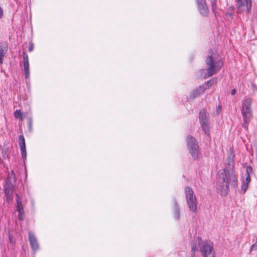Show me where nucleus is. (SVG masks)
<instances>
[{
	"label": "nucleus",
	"instance_id": "nucleus-15",
	"mask_svg": "<svg viewBox=\"0 0 257 257\" xmlns=\"http://www.w3.org/2000/svg\"><path fill=\"white\" fill-rule=\"evenodd\" d=\"M204 92V88H201L200 86L193 90L190 94V97L191 98H194L199 96L201 93Z\"/></svg>",
	"mask_w": 257,
	"mask_h": 257
},
{
	"label": "nucleus",
	"instance_id": "nucleus-19",
	"mask_svg": "<svg viewBox=\"0 0 257 257\" xmlns=\"http://www.w3.org/2000/svg\"><path fill=\"white\" fill-rule=\"evenodd\" d=\"M211 10L215 17H217L216 11L217 9V0H211Z\"/></svg>",
	"mask_w": 257,
	"mask_h": 257
},
{
	"label": "nucleus",
	"instance_id": "nucleus-31",
	"mask_svg": "<svg viewBox=\"0 0 257 257\" xmlns=\"http://www.w3.org/2000/svg\"><path fill=\"white\" fill-rule=\"evenodd\" d=\"M33 50V46L32 44H31L29 46V51L31 52Z\"/></svg>",
	"mask_w": 257,
	"mask_h": 257
},
{
	"label": "nucleus",
	"instance_id": "nucleus-8",
	"mask_svg": "<svg viewBox=\"0 0 257 257\" xmlns=\"http://www.w3.org/2000/svg\"><path fill=\"white\" fill-rule=\"evenodd\" d=\"M196 3L199 13L203 17H207L209 14V9L206 0H196Z\"/></svg>",
	"mask_w": 257,
	"mask_h": 257
},
{
	"label": "nucleus",
	"instance_id": "nucleus-35",
	"mask_svg": "<svg viewBox=\"0 0 257 257\" xmlns=\"http://www.w3.org/2000/svg\"><path fill=\"white\" fill-rule=\"evenodd\" d=\"M221 106H218V108H217V109L216 110V111H218V112H219L220 109H221Z\"/></svg>",
	"mask_w": 257,
	"mask_h": 257
},
{
	"label": "nucleus",
	"instance_id": "nucleus-14",
	"mask_svg": "<svg viewBox=\"0 0 257 257\" xmlns=\"http://www.w3.org/2000/svg\"><path fill=\"white\" fill-rule=\"evenodd\" d=\"M208 116L206 110L204 108L202 109L199 115L200 123L209 122Z\"/></svg>",
	"mask_w": 257,
	"mask_h": 257
},
{
	"label": "nucleus",
	"instance_id": "nucleus-11",
	"mask_svg": "<svg viewBox=\"0 0 257 257\" xmlns=\"http://www.w3.org/2000/svg\"><path fill=\"white\" fill-rule=\"evenodd\" d=\"M29 240L30 244L34 251L38 250L39 248V245L37 238L32 232H29Z\"/></svg>",
	"mask_w": 257,
	"mask_h": 257
},
{
	"label": "nucleus",
	"instance_id": "nucleus-18",
	"mask_svg": "<svg viewBox=\"0 0 257 257\" xmlns=\"http://www.w3.org/2000/svg\"><path fill=\"white\" fill-rule=\"evenodd\" d=\"M253 172L252 168L251 166H247L245 169V181L244 182V183H246L248 184L249 182L250 181V174L252 173Z\"/></svg>",
	"mask_w": 257,
	"mask_h": 257
},
{
	"label": "nucleus",
	"instance_id": "nucleus-22",
	"mask_svg": "<svg viewBox=\"0 0 257 257\" xmlns=\"http://www.w3.org/2000/svg\"><path fill=\"white\" fill-rule=\"evenodd\" d=\"M237 3V8L238 10L236 11L237 14H239L242 12L241 10V8L244 6V3L242 0H239L236 2Z\"/></svg>",
	"mask_w": 257,
	"mask_h": 257
},
{
	"label": "nucleus",
	"instance_id": "nucleus-34",
	"mask_svg": "<svg viewBox=\"0 0 257 257\" xmlns=\"http://www.w3.org/2000/svg\"><path fill=\"white\" fill-rule=\"evenodd\" d=\"M254 246H257V244H255V243H254V244H252V245L250 246V249H249V250H250V252L252 250V248H253V247Z\"/></svg>",
	"mask_w": 257,
	"mask_h": 257
},
{
	"label": "nucleus",
	"instance_id": "nucleus-17",
	"mask_svg": "<svg viewBox=\"0 0 257 257\" xmlns=\"http://www.w3.org/2000/svg\"><path fill=\"white\" fill-rule=\"evenodd\" d=\"M209 123V122H207L200 124L202 130L203 131L205 135L207 136L208 137H210V126Z\"/></svg>",
	"mask_w": 257,
	"mask_h": 257
},
{
	"label": "nucleus",
	"instance_id": "nucleus-30",
	"mask_svg": "<svg viewBox=\"0 0 257 257\" xmlns=\"http://www.w3.org/2000/svg\"><path fill=\"white\" fill-rule=\"evenodd\" d=\"M236 89H235V88H233V89H232L231 90V94L232 95H235V93H236Z\"/></svg>",
	"mask_w": 257,
	"mask_h": 257
},
{
	"label": "nucleus",
	"instance_id": "nucleus-3",
	"mask_svg": "<svg viewBox=\"0 0 257 257\" xmlns=\"http://www.w3.org/2000/svg\"><path fill=\"white\" fill-rule=\"evenodd\" d=\"M251 103L252 100L250 98L245 99L242 103V107L241 109V113L243 118L242 126L246 132L248 131V124L252 117L251 108Z\"/></svg>",
	"mask_w": 257,
	"mask_h": 257
},
{
	"label": "nucleus",
	"instance_id": "nucleus-1",
	"mask_svg": "<svg viewBox=\"0 0 257 257\" xmlns=\"http://www.w3.org/2000/svg\"><path fill=\"white\" fill-rule=\"evenodd\" d=\"M217 182L220 187L221 196H225L229 191V185L233 188L237 187V178L232 170L223 169L220 171L217 178Z\"/></svg>",
	"mask_w": 257,
	"mask_h": 257
},
{
	"label": "nucleus",
	"instance_id": "nucleus-27",
	"mask_svg": "<svg viewBox=\"0 0 257 257\" xmlns=\"http://www.w3.org/2000/svg\"><path fill=\"white\" fill-rule=\"evenodd\" d=\"M251 87L252 90L254 92H255L257 91V86H256V85L254 83H252L251 84Z\"/></svg>",
	"mask_w": 257,
	"mask_h": 257
},
{
	"label": "nucleus",
	"instance_id": "nucleus-6",
	"mask_svg": "<svg viewBox=\"0 0 257 257\" xmlns=\"http://www.w3.org/2000/svg\"><path fill=\"white\" fill-rule=\"evenodd\" d=\"M187 204L189 210L193 213L197 212V201L192 188L186 187L184 189Z\"/></svg>",
	"mask_w": 257,
	"mask_h": 257
},
{
	"label": "nucleus",
	"instance_id": "nucleus-29",
	"mask_svg": "<svg viewBox=\"0 0 257 257\" xmlns=\"http://www.w3.org/2000/svg\"><path fill=\"white\" fill-rule=\"evenodd\" d=\"M5 194V196H6L7 201L8 202H9L10 200V193H9L8 194Z\"/></svg>",
	"mask_w": 257,
	"mask_h": 257
},
{
	"label": "nucleus",
	"instance_id": "nucleus-33",
	"mask_svg": "<svg viewBox=\"0 0 257 257\" xmlns=\"http://www.w3.org/2000/svg\"><path fill=\"white\" fill-rule=\"evenodd\" d=\"M234 7L233 6H231L228 8V11H233L234 10Z\"/></svg>",
	"mask_w": 257,
	"mask_h": 257
},
{
	"label": "nucleus",
	"instance_id": "nucleus-4",
	"mask_svg": "<svg viewBox=\"0 0 257 257\" xmlns=\"http://www.w3.org/2000/svg\"><path fill=\"white\" fill-rule=\"evenodd\" d=\"M210 52L211 53L212 50L210 49ZM206 65L207 66V72L208 74L205 76H211L216 74L222 67L223 65V61L220 58L219 59H215L213 58L212 54L208 56L205 60Z\"/></svg>",
	"mask_w": 257,
	"mask_h": 257
},
{
	"label": "nucleus",
	"instance_id": "nucleus-16",
	"mask_svg": "<svg viewBox=\"0 0 257 257\" xmlns=\"http://www.w3.org/2000/svg\"><path fill=\"white\" fill-rule=\"evenodd\" d=\"M174 217L176 220H178L180 219V214L179 206L175 199H174Z\"/></svg>",
	"mask_w": 257,
	"mask_h": 257
},
{
	"label": "nucleus",
	"instance_id": "nucleus-10",
	"mask_svg": "<svg viewBox=\"0 0 257 257\" xmlns=\"http://www.w3.org/2000/svg\"><path fill=\"white\" fill-rule=\"evenodd\" d=\"M23 65L26 79H28L30 77L29 62L28 55L25 51L23 52Z\"/></svg>",
	"mask_w": 257,
	"mask_h": 257
},
{
	"label": "nucleus",
	"instance_id": "nucleus-32",
	"mask_svg": "<svg viewBox=\"0 0 257 257\" xmlns=\"http://www.w3.org/2000/svg\"><path fill=\"white\" fill-rule=\"evenodd\" d=\"M3 16V11L1 7H0V19L2 18Z\"/></svg>",
	"mask_w": 257,
	"mask_h": 257
},
{
	"label": "nucleus",
	"instance_id": "nucleus-23",
	"mask_svg": "<svg viewBox=\"0 0 257 257\" xmlns=\"http://www.w3.org/2000/svg\"><path fill=\"white\" fill-rule=\"evenodd\" d=\"M14 116L17 118H19L20 120H22V114L20 109H17L14 112Z\"/></svg>",
	"mask_w": 257,
	"mask_h": 257
},
{
	"label": "nucleus",
	"instance_id": "nucleus-5",
	"mask_svg": "<svg viewBox=\"0 0 257 257\" xmlns=\"http://www.w3.org/2000/svg\"><path fill=\"white\" fill-rule=\"evenodd\" d=\"M187 149L194 160H198L200 155L199 148L197 140L190 135L186 138Z\"/></svg>",
	"mask_w": 257,
	"mask_h": 257
},
{
	"label": "nucleus",
	"instance_id": "nucleus-13",
	"mask_svg": "<svg viewBox=\"0 0 257 257\" xmlns=\"http://www.w3.org/2000/svg\"><path fill=\"white\" fill-rule=\"evenodd\" d=\"M8 50V46L6 42L0 43V65L3 63V58L7 53Z\"/></svg>",
	"mask_w": 257,
	"mask_h": 257
},
{
	"label": "nucleus",
	"instance_id": "nucleus-21",
	"mask_svg": "<svg viewBox=\"0 0 257 257\" xmlns=\"http://www.w3.org/2000/svg\"><path fill=\"white\" fill-rule=\"evenodd\" d=\"M212 84L211 80H209V81L205 82L204 84H202V85L200 86L201 88H204V91L205 90L209 89L210 87H211L212 86Z\"/></svg>",
	"mask_w": 257,
	"mask_h": 257
},
{
	"label": "nucleus",
	"instance_id": "nucleus-2",
	"mask_svg": "<svg viewBox=\"0 0 257 257\" xmlns=\"http://www.w3.org/2000/svg\"><path fill=\"white\" fill-rule=\"evenodd\" d=\"M197 243L199 251L203 257H215L213 243L207 240H203L201 237L197 236L194 238Z\"/></svg>",
	"mask_w": 257,
	"mask_h": 257
},
{
	"label": "nucleus",
	"instance_id": "nucleus-12",
	"mask_svg": "<svg viewBox=\"0 0 257 257\" xmlns=\"http://www.w3.org/2000/svg\"><path fill=\"white\" fill-rule=\"evenodd\" d=\"M19 144L20 147L21 156L24 159V161L25 162V160L27 158V152L25 140L24 137L23 135H20L19 137Z\"/></svg>",
	"mask_w": 257,
	"mask_h": 257
},
{
	"label": "nucleus",
	"instance_id": "nucleus-7",
	"mask_svg": "<svg viewBox=\"0 0 257 257\" xmlns=\"http://www.w3.org/2000/svg\"><path fill=\"white\" fill-rule=\"evenodd\" d=\"M16 181L15 174L13 170H12L7 178L6 183L4 186L5 194H8L10 193V187L13 183Z\"/></svg>",
	"mask_w": 257,
	"mask_h": 257
},
{
	"label": "nucleus",
	"instance_id": "nucleus-28",
	"mask_svg": "<svg viewBox=\"0 0 257 257\" xmlns=\"http://www.w3.org/2000/svg\"><path fill=\"white\" fill-rule=\"evenodd\" d=\"M225 15L231 18V19H233V14L231 12H228V11L225 13Z\"/></svg>",
	"mask_w": 257,
	"mask_h": 257
},
{
	"label": "nucleus",
	"instance_id": "nucleus-24",
	"mask_svg": "<svg viewBox=\"0 0 257 257\" xmlns=\"http://www.w3.org/2000/svg\"><path fill=\"white\" fill-rule=\"evenodd\" d=\"M197 250V248L196 247V244H194L192 245V246L191 247V256L192 257H194L195 252Z\"/></svg>",
	"mask_w": 257,
	"mask_h": 257
},
{
	"label": "nucleus",
	"instance_id": "nucleus-20",
	"mask_svg": "<svg viewBox=\"0 0 257 257\" xmlns=\"http://www.w3.org/2000/svg\"><path fill=\"white\" fill-rule=\"evenodd\" d=\"M245 5L246 6V12L247 13H249L251 11L252 7V1L251 0H244Z\"/></svg>",
	"mask_w": 257,
	"mask_h": 257
},
{
	"label": "nucleus",
	"instance_id": "nucleus-37",
	"mask_svg": "<svg viewBox=\"0 0 257 257\" xmlns=\"http://www.w3.org/2000/svg\"><path fill=\"white\" fill-rule=\"evenodd\" d=\"M255 244H257V238H256V242L255 243Z\"/></svg>",
	"mask_w": 257,
	"mask_h": 257
},
{
	"label": "nucleus",
	"instance_id": "nucleus-25",
	"mask_svg": "<svg viewBox=\"0 0 257 257\" xmlns=\"http://www.w3.org/2000/svg\"><path fill=\"white\" fill-rule=\"evenodd\" d=\"M248 188V184L246 183H243L241 187V192L242 193H244Z\"/></svg>",
	"mask_w": 257,
	"mask_h": 257
},
{
	"label": "nucleus",
	"instance_id": "nucleus-9",
	"mask_svg": "<svg viewBox=\"0 0 257 257\" xmlns=\"http://www.w3.org/2000/svg\"><path fill=\"white\" fill-rule=\"evenodd\" d=\"M16 200L17 203V210L18 212V219L22 221L24 219L25 213L21 199L18 194H16Z\"/></svg>",
	"mask_w": 257,
	"mask_h": 257
},
{
	"label": "nucleus",
	"instance_id": "nucleus-36",
	"mask_svg": "<svg viewBox=\"0 0 257 257\" xmlns=\"http://www.w3.org/2000/svg\"><path fill=\"white\" fill-rule=\"evenodd\" d=\"M9 239L10 241V242H11V241H12V238H11V236H9Z\"/></svg>",
	"mask_w": 257,
	"mask_h": 257
},
{
	"label": "nucleus",
	"instance_id": "nucleus-26",
	"mask_svg": "<svg viewBox=\"0 0 257 257\" xmlns=\"http://www.w3.org/2000/svg\"><path fill=\"white\" fill-rule=\"evenodd\" d=\"M32 124H33V120H32V118L31 117H29L28 118V126H29V128L30 130H32Z\"/></svg>",
	"mask_w": 257,
	"mask_h": 257
}]
</instances>
